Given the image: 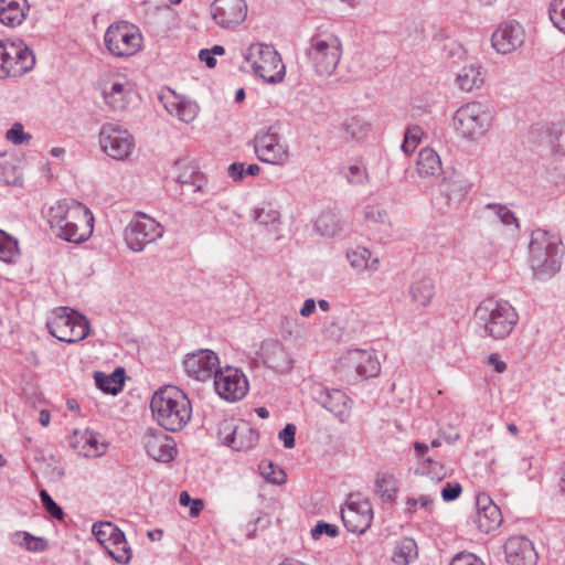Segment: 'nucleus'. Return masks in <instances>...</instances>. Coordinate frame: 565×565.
<instances>
[{
  "label": "nucleus",
  "instance_id": "nucleus-48",
  "mask_svg": "<svg viewBox=\"0 0 565 565\" xmlns=\"http://www.w3.org/2000/svg\"><path fill=\"white\" fill-rule=\"evenodd\" d=\"M343 129L352 139H361L369 130V125L358 117H350L343 122Z\"/></svg>",
  "mask_w": 565,
  "mask_h": 565
},
{
  "label": "nucleus",
  "instance_id": "nucleus-24",
  "mask_svg": "<svg viewBox=\"0 0 565 565\" xmlns=\"http://www.w3.org/2000/svg\"><path fill=\"white\" fill-rule=\"evenodd\" d=\"M316 401L341 423H344L350 416L351 399L341 390L321 388L316 395Z\"/></svg>",
  "mask_w": 565,
  "mask_h": 565
},
{
  "label": "nucleus",
  "instance_id": "nucleus-27",
  "mask_svg": "<svg viewBox=\"0 0 565 565\" xmlns=\"http://www.w3.org/2000/svg\"><path fill=\"white\" fill-rule=\"evenodd\" d=\"M29 10L28 0H0V23L17 28L25 20Z\"/></svg>",
  "mask_w": 565,
  "mask_h": 565
},
{
  "label": "nucleus",
  "instance_id": "nucleus-14",
  "mask_svg": "<svg viewBox=\"0 0 565 565\" xmlns=\"http://www.w3.org/2000/svg\"><path fill=\"white\" fill-rule=\"evenodd\" d=\"M214 386L218 396L227 402H237L248 392L247 377L233 366H225L215 372Z\"/></svg>",
  "mask_w": 565,
  "mask_h": 565
},
{
  "label": "nucleus",
  "instance_id": "nucleus-4",
  "mask_svg": "<svg viewBox=\"0 0 565 565\" xmlns=\"http://www.w3.org/2000/svg\"><path fill=\"white\" fill-rule=\"evenodd\" d=\"M529 264L533 276L546 280L555 276L562 266L561 242L548 232L532 231L529 244Z\"/></svg>",
  "mask_w": 565,
  "mask_h": 565
},
{
  "label": "nucleus",
  "instance_id": "nucleus-51",
  "mask_svg": "<svg viewBox=\"0 0 565 565\" xmlns=\"http://www.w3.org/2000/svg\"><path fill=\"white\" fill-rule=\"evenodd\" d=\"M423 135V129L419 126L408 127L405 131L402 150L405 153H412L418 146Z\"/></svg>",
  "mask_w": 565,
  "mask_h": 565
},
{
  "label": "nucleus",
  "instance_id": "nucleus-18",
  "mask_svg": "<svg viewBox=\"0 0 565 565\" xmlns=\"http://www.w3.org/2000/svg\"><path fill=\"white\" fill-rule=\"evenodd\" d=\"M70 446L81 456L97 458L104 456L108 450V443L105 438L93 430H75L70 436Z\"/></svg>",
  "mask_w": 565,
  "mask_h": 565
},
{
  "label": "nucleus",
  "instance_id": "nucleus-57",
  "mask_svg": "<svg viewBox=\"0 0 565 565\" xmlns=\"http://www.w3.org/2000/svg\"><path fill=\"white\" fill-rule=\"evenodd\" d=\"M450 565H484V563L472 553L460 552L452 557Z\"/></svg>",
  "mask_w": 565,
  "mask_h": 565
},
{
  "label": "nucleus",
  "instance_id": "nucleus-6",
  "mask_svg": "<svg viewBox=\"0 0 565 565\" xmlns=\"http://www.w3.org/2000/svg\"><path fill=\"white\" fill-rule=\"evenodd\" d=\"M342 55V43L334 34L311 38L306 56L318 75L330 76L337 70Z\"/></svg>",
  "mask_w": 565,
  "mask_h": 565
},
{
  "label": "nucleus",
  "instance_id": "nucleus-13",
  "mask_svg": "<svg viewBox=\"0 0 565 565\" xmlns=\"http://www.w3.org/2000/svg\"><path fill=\"white\" fill-rule=\"evenodd\" d=\"M163 235V227L154 218L138 212L125 230L127 246L134 252H141L146 245Z\"/></svg>",
  "mask_w": 565,
  "mask_h": 565
},
{
  "label": "nucleus",
  "instance_id": "nucleus-21",
  "mask_svg": "<svg viewBox=\"0 0 565 565\" xmlns=\"http://www.w3.org/2000/svg\"><path fill=\"white\" fill-rule=\"evenodd\" d=\"M143 443L147 454L159 462H170L178 452L174 439L161 430H148Z\"/></svg>",
  "mask_w": 565,
  "mask_h": 565
},
{
  "label": "nucleus",
  "instance_id": "nucleus-22",
  "mask_svg": "<svg viewBox=\"0 0 565 565\" xmlns=\"http://www.w3.org/2000/svg\"><path fill=\"white\" fill-rule=\"evenodd\" d=\"M504 554L510 565H535L537 562L533 543L523 535L509 537L504 544Z\"/></svg>",
  "mask_w": 565,
  "mask_h": 565
},
{
  "label": "nucleus",
  "instance_id": "nucleus-38",
  "mask_svg": "<svg viewBox=\"0 0 565 565\" xmlns=\"http://www.w3.org/2000/svg\"><path fill=\"white\" fill-rule=\"evenodd\" d=\"M103 548L115 562L119 564H128L132 557V551L126 541L124 533L120 540H111Z\"/></svg>",
  "mask_w": 565,
  "mask_h": 565
},
{
  "label": "nucleus",
  "instance_id": "nucleus-34",
  "mask_svg": "<svg viewBox=\"0 0 565 565\" xmlns=\"http://www.w3.org/2000/svg\"><path fill=\"white\" fill-rule=\"evenodd\" d=\"M371 252L365 247H356L347 253V258L353 269L356 271H376L379 269V258H371Z\"/></svg>",
  "mask_w": 565,
  "mask_h": 565
},
{
  "label": "nucleus",
  "instance_id": "nucleus-43",
  "mask_svg": "<svg viewBox=\"0 0 565 565\" xmlns=\"http://www.w3.org/2000/svg\"><path fill=\"white\" fill-rule=\"evenodd\" d=\"M434 500L428 494H420L418 498H407L404 513L408 516L417 513L419 509L430 513L433 511Z\"/></svg>",
  "mask_w": 565,
  "mask_h": 565
},
{
  "label": "nucleus",
  "instance_id": "nucleus-17",
  "mask_svg": "<svg viewBox=\"0 0 565 565\" xmlns=\"http://www.w3.org/2000/svg\"><path fill=\"white\" fill-rule=\"evenodd\" d=\"M220 360L215 352L209 349H200L186 354L183 360V370L186 375L196 381H206L215 376L220 370Z\"/></svg>",
  "mask_w": 565,
  "mask_h": 565
},
{
  "label": "nucleus",
  "instance_id": "nucleus-40",
  "mask_svg": "<svg viewBox=\"0 0 565 565\" xmlns=\"http://www.w3.org/2000/svg\"><path fill=\"white\" fill-rule=\"evenodd\" d=\"M484 210L503 225L512 227L513 231L519 230V221L515 214L508 206L500 203H488L484 206Z\"/></svg>",
  "mask_w": 565,
  "mask_h": 565
},
{
  "label": "nucleus",
  "instance_id": "nucleus-15",
  "mask_svg": "<svg viewBox=\"0 0 565 565\" xmlns=\"http://www.w3.org/2000/svg\"><path fill=\"white\" fill-rule=\"evenodd\" d=\"M341 518L348 531L362 534L371 525L373 519L372 505L365 499L350 495L345 505L341 509Z\"/></svg>",
  "mask_w": 565,
  "mask_h": 565
},
{
  "label": "nucleus",
  "instance_id": "nucleus-1",
  "mask_svg": "<svg viewBox=\"0 0 565 565\" xmlns=\"http://www.w3.org/2000/svg\"><path fill=\"white\" fill-rule=\"evenodd\" d=\"M51 228L56 235L70 243L79 244L87 241L94 230V215L83 203L64 199L52 205L46 214Z\"/></svg>",
  "mask_w": 565,
  "mask_h": 565
},
{
  "label": "nucleus",
  "instance_id": "nucleus-8",
  "mask_svg": "<svg viewBox=\"0 0 565 565\" xmlns=\"http://www.w3.org/2000/svg\"><path fill=\"white\" fill-rule=\"evenodd\" d=\"M244 58L250 64L255 75L266 83H279L286 75L281 56L271 45L252 44L244 54Z\"/></svg>",
  "mask_w": 565,
  "mask_h": 565
},
{
  "label": "nucleus",
  "instance_id": "nucleus-16",
  "mask_svg": "<svg viewBox=\"0 0 565 565\" xmlns=\"http://www.w3.org/2000/svg\"><path fill=\"white\" fill-rule=\"evenodd\" d=\"M526 33L521 23L509 20L500 23L491 36L497 53L507 55L519 50L525 42Z\"/></svg>",
  "mask_w": 565,
  "mask_h": 565
},
{
  "label": "nucleus",
  "instance_id": "nucleus-26",
  "mask_svg": "<svg viewBox=\"0 0 565 565\" xmlns=\"http://www.w3.org/2000/svg\"><path fill=\"white\" fill-rule=\"evenodd\" d=\"M468 190L469 186L462 182H445L440 195L436 199L438 210L448 213L458 209Z\"/></svg>",
  "mask_w": 565,
  "mask_h": 565
},
{
  "label": "nucleus",
  "instance_id": "nucleus-7",
  "mask_svg": "<svg viewBox=\"0 0 565 565\" xmlns=\"http://www.w3.org/2000/svg\"><path fill=\"white\" fill-rule=\"evenodd\" d=\"M104 44L113 56L127 58L136 55L142 49L143 36L135 24L116 21L106 29Z\"/></svg>",
  "mask_w": 565,
  "mask_h": 565
},
{
  "label": "nucleus",
  "instance_id": "nucleus-31",
  "mask_svg": "<svg viewBox=\"0 0 565 565\" xmlns=\"http://www.w3.org/2000/svg\"><path fill=\"white\" fill-rule=\"evenodd\" d=\"M416 169L422 178L438 177L443 171L438 153L431 148L422 149L418 153Z\"/></svg>",
  "mask_w": 565,
  "mask_h": 565
},
{
  "label": "nucleus",
  "instance_id": "nucleus-33",
  "mask_svg": "<svg viewBox=\"0 0 565 565\" xmlns=\"http://www.w3.org/2000/svg\"><path fill=\"white\" fill-rule=\"evenodd\" d=\"M96 386L104 393L117 395L124 387L125 371L122 367L116 369L110 374L103 372H95L94 374Z\"/></svg>",
  "mask_w": 565,
  "mask_h": 565
},
{
  "label": "nucleus",
  "instance_id": "nucleus-47",
  "mask_svg": "<svg viewBox=\"0 0 565 565\" xmlns=\"http://www.w3.org/2000/svg\"><path fill=\"white\" fill-rule=\"evenodd\" d=\"M255 221L260 225H271L279 221L280 213L271 204L255 207L253 211Z\"/></svg>",
  "mask_w": 565,
  "mask_h": 565
},
{
  "label": "nucleus",
  "instance_id": "nucleus-32",
  "mask_svg": "<svg viewBox=\"0 0 565 565\" xmlns=\"http://www.w3.org/2000/svg\"><path fill=\"white\" fill-rule=\"evenodd\" d=\"M128 93L129 89L126 82H113L108 89L103 90V98L110 109L121 111L127 108Z\"/></svg>",
  "mask_w": 565,
  "mask_h": 565
},
{
  "label": "nucleus",
  "instance_id": "nucleus-20",
  "mask_svg": "<svg viewBox=\"0 0 565 565\" xmlns=\"http://www.w3.org/2000/svg\"><path fill=\"white\" fill-rule=\"evenodd\" d=\"M247 14L245 0H215L212 17L221 28H233L242 23Z\"/></svg>",
  "mask_w": 565,
  "mask_h": 565
},
{
  "label": "nucleus",
  "instance_id": "nucleus-42",
  "mask_svg": "<svg viewBox=\"0 0 565 565\" xmlns=\"http://www.w3.org/2000/svg\"><path fill=\"white\" fill-rule=\"evenodd\" d=\"M18 254V242L0 230V260L12 263Z\"/></svg>",
  "mask_w": 565,
  "mask_h": 565
},
{
  "label": "nucleus",
  "instance_id": "nucleus-63",
  "mask_svg": "<svg viewBox=\"0 0 565 565\" xmlns=\"http://www.w3.org/2000/svg\"><path fill=\"white\" fill-rule=\"evenodd\" d=\"M32 540V534L25 531H18L13 534V542L26 548Z\"/></svg>",
  "mask_w": 565,
  "mask_h": 565
},
{
  "label": "nucleus",
  "instance_id": "nucleus-19",
  "mask_svg": "<svg viewBox=\"0 0 565 565\" xmlns=\"http://www.w3.org/2000/svg\"><path fill=\"white\" fill-rule=\"evenodd\" d=\"M7 66L8 77H21L33 70L35 56L32 50L22 41L9 42Z\"/></svg>",
  "mask_w": 565,
  "mask_h": 565
},
{
  "label": "nucleus",
  "instance_id": "nucleus-58",
  "mask_svg": "<svg viewBox=\"0 0 565 565\" xmlns=\"http://www.w3.org/2000/svg\"><path fill=\"white\" fill-rule=\"evenodd\" d=\"M191 178H192V181L181 180V183H182L184 190L192 192V193L203 192L205 183H206L203 175L194 174Z\"/></svg>",
  "mask_w": 565,
  "mask_h": 565
},
{
  "label": "nucleus",
  "instance_id": "nucleus-56",
  "mask_svg": "<svg viewBox=\"0 0 565 565\" xmlns=\"http://www.w3.org/2000/svg\"><path fill=\"white\" fill-rule=\"evenodd\" d=\"M180 504L190 507V515L198 516L203 509V502L200 499H191L188 492L183 491L180 493Z\"/></svg>",
  "mask_w": 565,
  "mask_h": 565
},
{
  "label": "nucleus",
  "instance_id": "nucleus-37",
  "mask_svg": "<svg viewBox=\"0 0 565 565\" xmlns=\"http://www.w3.org/2000/svg\"><path fill=\"white\" fill-rule=\"evenodd\" d=\"M315 230L322 236L331 237L342 230V222L335 213L326 211L317 217Z\"/></svg>",
  "mask_w": 565,
  "mask_h": 565
},
{
  "label": "nucleus",
  "instance_id": "nucleus-53",
  "mask_svg": "<svg viewBox=\"0 0 565 565\" xmlns=\"http://www.w3.org/2000/svg\"><path fill=\"white\" fill-rule=\"evenodd\" d=\"M41 502L45 509V511L53 518L57 520H62L64 518V512L62 508L52 499L46 490L40 491Z\"/></svg>",
  "mask_w": 565,
  "mask_h": 565
},
{
  "label": "nucleus",
  "instance_id": "nucleus-52",
  "mask_svg": "<svg viewBox=\"0 0 565 565\" xmlns=\"http://www.w3.org/2000/svg\"><path fill=\"white\" fill-rule=\"evenodd\" d=\"M6 138L13 145H25L31 140V135L24 131L22 124L15 122L7 130Z\"/></svg>",
  "mask_w": 565,
  "mask_h": 565
},
{
  "label": "nucleus",
  "instance_id": "nucleus-59",
  "mask_svg": "<svg viewBox=\"0 0 565 565\" xmlns=\"http://www.w3.org/2000/svg\"><path fill=\"white\" fill-rule=\"evenodd\" d=\"M462 488L459 483L447 482L441 489V498L446 502L456 500L461 494Z\"/></svg>",
  "mask_w": 565,
  "mask_h": 565
},
{
  "label": "nucleus",
  "instance_id": "nucleus-12",
  "mask_svg": "<svg viewBox=\"0 0 565 565\" xmlns=\"http://www.w3.org/2000/svg\"><path fill=\"white\" fill-rule=\"evenodd\" d=\"M277 126L260 129L254 138L257 158L266 163L284 166L290 157L289 147L281 142Z\"/></svg>",
  "mask_w": 565,
  "mask_h": 565
},
{
  "label": "nucleus",
  "instance_id": "nucleus-35",
  "mask_svg": "<svg viewBox=\"0 0 565 565\" xmlns=\"http://www.w3.org/2000/svg\"><path fill=\"white\" fill-rule=\"evenodd\" d=\"M418 556L417 544L412 537L399 540L392 554V561L397 565H408Z\"/></svg>",
  "mask_w": 565,
  "mask_h": 565
},
{
  "label": "nucleus",
  "instance_id": "nucleus-28",
  "mask_svg": "<svg viewBox=\"0 0 565 565\" xmlns=\"http://www.w3.org/2000/svg\"><path fill=\"white\" fill-rule=\"evenodd\" d=\"M455 83L459 89L471 92L480 88L484 83L482 67L478 63L463 65L456 75Z\"/></svg>",
  "mask_w": 565,
  "mask_h": 565
},
{
  "label": "nucleus",
  "instance_id": "nucleus-2",
  "mask_svg": "<svg viewBox=\"0 0 565 565\" xmlns=\"http://www.w3.org/2000/svg\"><path fill=\"white\" fill-rule=\"evenodd\" d=\"M471 321L481 338L503 340L516 327L519 313L508 300L487 297L475 308Z\"/></svg>",
  "mask_w": 565,
  "mask_h": 565
},
{
  "label": "nucleus",
  "instance_id": "nucleus-10",
  "mask_svg": "<svg viewBox=\"0 0 565 565\" xmlns=\"http://www.w3.org/2000/svg\"><path fill=\"white\" fill-rule=\"evenodd\" d=\"M217 438L232 450L247 451L257 445L259 435L248 422L224 418L218 423Z\"/></svg>",
  "mask_w": 565,
  "mask_h": 565
},
{
  "label": "nucleus",
  "instance_id": "nucleus-45",
  "mask_svg": "<svg viewBox=\"0 0 565 565\" xmlns=\"http://www.w3.org/2000/svg\"><path fill=\"white\" fill-rule=\"evenodd\" d=\"M416 473L428 476L437 480H441L446 476L444 466L430 457L418 462Z\"/></svg>",
  "mask_w": 565,
  "mask_h": 565
},
{
  "label": "nucleus",
  "instance_id": "nucleus-30",
  "mask_svg": "<svg viewBox=\"0 0 565 565\" xmlns=\"http://www.w3.org/2000/svg\"><path fill=\"white\" fill-rule=\"evenodd\" d=\"M167 111L179 120L189 124L193 121L199 113L196 103L180 96H173L164 103Z\"/></svg>",
  "mask_w": 565,
  "mask_h": 565
},
{
  "label": "nucleus",
  "instance_id": "nucleus-29",
  "mask_svg": "<svg viewBox=\"0 0 565 565\" xmlns=\"http://www.w3.org/2000/svg\"><path fill=\"white\" fill-rule=\"evenodd\" d=\"M348 361L361 376L373 377L380 372V362L376 356L369 351L355 350L349 354Z\"/></svg>",
  "mask_w": 565,
  "mask_h": 565
},
{
  "label": "nucleus",
  "instance_id": "nucleus-50",
  "mask_svg": "<svg viewBox=\"0 0 565 565\" xmlns=\"http://www.w3.org/2000/svg\"><path fill=\"white\" fill-rule=\"evenodd\" d=\"M342 174L347 179V181L353 185H361L367 181V172L366 169L359 164H352L342 170Z\"/></svg>",
  "mask_w": 565,
  "mask_h": 565
},
{
  "label": "nucleus",
  "instance_id": "nucleus-39",
  "mask_svg": "<svg viewBox=\"0 0 565 565\" xmlns=\"http://www.w3.org/2000/svg\"><path fill=\"white\" fill-rule=\"evenodd\" d=\"M375 492L383 501H394L397 492V481L395 477L390 473L377 476L375 480Z\"/></svg>",
  "mask_w": 565,
  "mask_h": 565
},
{
  "label": "nucleus",
  "instance_id": "nucleus-25",
  "mask_svg": "<svg viewBox=\"0 0 565 565\" xmlns=\"http://www.w3.org/2000/svg\"><path fill=\"white\" fill-rule=\"evenodd\" d=\"M478 527L489 533L500 526L502 523V513L487 494L477 497V520Z\"/></svg>",
  "mask_w": 565,
  "mask_h": 565
},
{
  "label": "nucleus",
  "instance_id": "nucleus-44",
  "mask_svg": "<svg viewBox=\"0 0 565 565\" xmlns=\"http://www.w3.org/2000/svg\"><path fill=\"white\" fill-rule=\"evenodd\" d=\"M548 18L552 24L565 35V0H552L550 2Z\"/></svg>",
  "mask_w": 565,
  "mask_h": 565
},
{
  "label": "nucleus",
  "instance_id": "nucleus-55",
  "mask_svg": "<svg viewBox=\"0 0 565 565\" xmlns=\"http://www.w3.org/2000/svg\"><path fill=\"white\" fill-rule=\"evenodd\" d=\"M322 534L335 537L339 534L338 526L320 521L311 529V536L312 539L318 540Z\"/></svg>",
  "mask_w": 565,
  "mask_h": 565
},
{
  "label": "nucleus",
  "instance_id": "nucleus-46",
  "mask_svg": "<svg viewBox=\"0 0 565 565\" xmlns=\"http://www.w3.org/2000/svg\"><path fill=\"white\" fill-rule=\"evenodd\" d=\"M364 218L374 224L391 225L388 212L380 203L367 204L364 209Z\"/></svg>",
  "mask_w": 565,
  "mask_h": 565
},
{
  "label": "nucleus",
  "instance_id": "nucleus-23",
  "mask_svg": "<svg viewBox=\"0 0 565 565\" xmlns=\"http://www.w3.org/2000/svg\"><path fill=\"white\" fill-rule=\"evenodd\" d=\"M258 359L269 369L276 372H288L292 366V360L285 347L276 340L264 341L257 352Z\"/></svg>",
  "mask_w": 565,
  "mask_h": 565
},
{
  "label": "nucleus",
  "instance_id": "nucleus-5",
  "mask_svg": "<svg viewBox=\"0 0 565 565\" xmlns=\"http://www.w3.org/2000/svg\"><path fill=\"white\" fill-rule=\"evenodd\" d=\"M493 117L489 105L478 100L468 102L455 111L452 127L460 138L477 141L488 132Z\"/></svg>",
  "mask_w": 565,
  "mask_h": 565
},
{
  "label": "nucleus",
  "instance_id": "nucleus-62",
  "mask_svg": "<svg viewBox=\"0 0 565 565\" xmlns=\"http://www.w3.org/2000/svg\"><path fill=\"white\" fill-rule=\"evenodd\" d=\"M49 544L44 537L32 535V540L30 544H28L26 550L31 552H43L47 548Z\"/></svg>",
  "mask_w": 565,
  "mask_h": 565
},
{
  "label": "nucleus",
  "instance_id": "nucleus-61",
  "mask_svg": "<svg viewBox=\"0 0 565 565\" xmlns=\"http://www.w3.org/2000/svg\"><path fill=\"white\" fill-rule=\"evenodd\" d=\"M8 46L9 42H0V79L8 77V73H4L7 58H10V55H8Z\"/></svg>",
  "mask_w": 565,
  "mask_h": 565
},
{
  "label": "nucleus",
  "instance_id": "nucleus-41",
  "mask_svg": "<svg viewBox=\"0 0 565 565\" xmlns=\"http://www.w3.org/2000/svg\"><path fill=\"white\" fill-rule=\"evenodd\" d=\"M92 532L95 535L97 542L103 547L106 546L111 540L116 541L122 537V532L111 522L94 523Z\"/></svg>",
  "mask_w": 565,
  "mask_h": 565
},
{
  "label": "nucleus",
  "instance_id": "nucleus-54",
  "mask_svg": "<svg viewBox=\"0 0 565 565\" xmlns=\"http://www.w3.org/2000/svg\"><path fill=\"white\" fill-rule=\"evenodd\" d=\"M260 468L263 469L264 477L275 483V484H282L286 481V475L282 470L275 471L274 465L271 462H263L260 465Z\"/></svg>",
  "mask_w": 565,
  "mask_h": 565
},
{
  "label": "nucleus",
  "instance_id": "nucleus-11",
  "mask_svg": "<svg viewBox=\"0 0 565 565\" xmlns=\"http://www.w3.org/2000/svg\"><path fill=\"white\" fill-rule=\"evenodd\" d=\"M98 142L103 152L118 161L128 159L136 146L132 135L113 122H106L100 127Z\"/></svg>",
  "mask_w": 565,
  "mask_h": 565
},
{
  "label": "nucleus",
  "instance_id": "nucleus-3",
  "mask_svg": "<svg viewBox=\"0 0 565 565\" xmlns=\"http://www.w3.org/2000/svg\"><path fill=\"white\" fill-rule=\"evenodd\" d=\"M150 408L158 424L169 431L181 430L192 416L186 394L172 385L163 386L153 394Z\"/></svg>",
  "mask_w": 565,
  "mask_h": 565
},
{
  "label": "nucleus",
  "instance_id": "nucleus-9",
  "mask_svg": "<svg viewBox=\"0 0 565 565\" xmlns=\"http://www.w3.org/2000/svg\"><path fill=\"white\" fill-rule=\"evenodd\" d=\"M46 326L53 337L66 343L82 341L89 333L88 320L67 307L55 309Z\"/></svg>",
  "mask_w": 565,
  "mask_h": 565
},
{
  "label": "nucleus",
  "instance_id": "nucleus-64",
  "mask_svg": "<svg viewBox=\"0 0 565 565\" xmlns=\"http://www.w3.org/2000/svg\"><path fill=\"white\" fill-rule=\"evenodd\" d=\"M199 57L210 68H212L216 65V60H215L214 55H212V52L207 49L201 50L199 53Z\"/></svg>",
  "mask_w": 565,
  "mask_h": 565
},
{
  "label": "nucleus",
  "instance_id": "nucleus-49",
  "mask_svg": "<svg viewBox=\"0 0 565 565\" xmlns=\"http://www.w3.org/2000/svg\"><path fill=\"white\" fill-rule=\"evenodd\" d=\"M259 171L260 168L256 163L248 164L245 168L244 163L234 162L227 168L228 175L234 180H242L245 175H256L259 173Z\"/></svg>",
  "mask_w": 565,
  "mask_h": 565
},
{
  "label": "nucleus",
  "instance_id": "nucleus-60",
  "mask_svg": "<svg viewBox=\"0 0 565 565\" xmlns=\"http://www.w3.org/2000/svg\"><path fill=\"white\" fill-rule=\"evenodd\" d=\"M296 426L287 424L284 429L278 434L279 439L282 441L285 448H292L295 446Z\"/></svg>",
  "mask_w": 565,
  "mask_h": 565
},
{
  "label": "nucleus",
  "instance_id": "nucleus-36",
  "mask_svg": "<svg viewBox=\"0 0 565 565\" xmlns=\"http://www.w3.org/2000/svg\"><path fill=\"white\" fill-rule=\"evenodd\" d=\"M435 295L434 281L428 277H423L414 281L411 286V296L415 303L426 307L430 303Z\"/></svg>",
  "mask_w": 565,
  "mask_h": 565
}]
</instances>
